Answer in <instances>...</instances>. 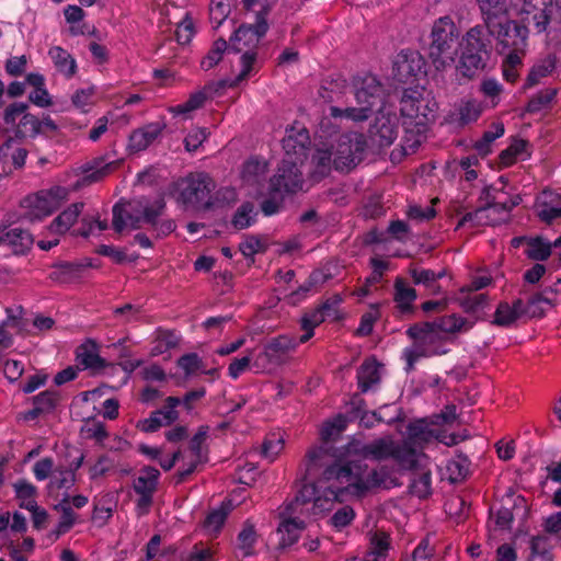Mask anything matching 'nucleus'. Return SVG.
I'll return each mask as SVG.
<instances>
[{
    "label": "nucleus",
    "mask_w": 561,
    "mask_h": 561,
    "mask_svg": "<svg viewBox=\"0 0 561 561\" xmlns=\"http://www.w3.org/2000/svg\"><path fill=\"white\" fill-rule=\"evenodd\" d=\"M325 448H311L299 467L304 481L294 500L279 507L277 527L282 549L296 543L305 528L301 515L320 516L331 512L335 504L362 499L377 488H393L394 480L385 469L365 473L358 463L339 465Z\"/></svg>",
    "instance_id": "1"
},
{
    "label": "nucleus",
    "mask_w": 561,
    "mask_h": 561,
    "mask_svg": "<svg viewBox=\"0 0 561 561\" xmlns=\"http://www.w3.org/2000/svg\"><path fill=\"white\" fill-rule=\"evenodd\" d=\"M309 144L310 136L305 126L296 123L286 129V136L283 139L285 156L277 174L270 181L268 198L262 203V211L266 216H272L279 210L286 193L302 190L304 181L299 165H302L307 159Z\"/></svg>",
    "instance_id": "2"
},
{
    "label": "nucleus",
    "mask_w": 561,
    "mask_h": 561,
    "mask_svg": "<svg viewBox=\"0 0 561 561\" xmlns=\"http://www.w3.org/2000/svg\"><path fill=\"white\" fill-rule=\"evenodd\" d=\"M352 92L356 104L345 108L331 106L329 115L324 116L320 122L319 138H331L337 133V127L332 125L331 119L364 123L375 112L388 106L385 87L371 73L354 77L352 80Z\"/></svg>",
    "instance_id": "3"
},
{
    "label": "nucleus",
    "mask_w": 561,
    "mask_h": 561,
    "mask_svg": "<svg viewBox=\"0 0 561 561\" xmlns=\"http://www.w3.org/2000/svg\"><path fill=\"white\" fill-rule=\"evenodd\" d=\"M437 107L436 101L424 87L415 85L403 91L400 112L404 130L401 147L404 154L414 153L426 139Z\"/></svg>",
    "instance_id": "4"
},
{
    "label": "nucleus",
    "mask_w": 561,
    "mask_h": 561,
    "mask_svg": "<svg viewBox=\"0 0 561 561\" xmlns=\"http://www.w3.org/2000/svg\"><path fill=\"white\" fill-rule=\"evenodd\" d=\"M485 27L494 30L510 13L533 22L537 33L547 30L554 5L552 0H477Z\"/></svg>",
    "instance_id": "5"
},
{
    "label": "nucleus",
    "mask_w": 561,
    "mask_h": 561,
    "mask_svg": "<svg viewBox=\"0 0 561 561\" xmlns=\"http://www.w3.org/2000/svg\"><path fill=\"white\" fill-rule=\"evenodd\" d=\"M344 456L347 459L355 456L376 461L392 459L402 470H412L423 466L427 459L424 454H420L416 449L408 446H402L390 435L376 438L370 443H364L359 438L353 437L344 446Z\"/></svg>",
    "instance_id": "6"
},
{
    "label": "nucleus",
    "mask_w": 561,
    "mask_h": 561,
    "mask_svg": "<svg viewBox=\"0 0 561 561\" xmlns=\"http://www.w3.org/2000/svg\"><path fill=\"white\" fill-rule=\"evenodd\" d=\"M365 149L366 139L360 133L342 135L335 149H333L332 144L322 142L317 147L312 157L314 179L318 180L324 176L330 171L332 161L335 169L340 171L354 168L362 161Z\"/></svg>",
    "instance_id": "7"
},
{
    "label": "nucleus",
    "mask_w": 561,
    "mask_h": 561,
    "mask_svg": "<svg viewBox=\"0 0 561 561\" xmlns=\"http://www.w3.org/2000/svg\"><path fill=\"white\" fill-rule=\"evenodd\" d=\"M460 31L450 16L437 19L432 27L428 56L437 70L455 64L460 47Z\"/></svg>",
    "instance_id": "8"
},
{
    "label": "nucleus",
    "mask_w": 561,
    "mask_h": 561,
    "mask_svg": "<svg viewBox=\"0 0 561 561\" xmlns=\"http://www.w3.org/2000/svg\"><path fill=\"white\" fill-rule=\"evenodd\" d=\"M407 333L414 341L410 347L403 351L407 370H412L415 363L421 358L443 355L449 351L448 336L433 322L413 325L408 329Z\"/></svg>",
    "instance_id": "9"
},
{
    "label": "nucleus",
    "mask_w": 561,
    "mask_h": 561,
    "mask_svg": "<svg viewBox=\"0 0 561 561\" xmlns=\"http://www.w3.org/2000/svg\"><path fill=\"white\" fill-rule=\"evenodd\" d=\"M165 207L164 199H138L129 203H118L113 208V227L115 231L138 229L142 224L156 225Z\"/></svg>",
    "instance_id": "10"
},
{
    "label": "nucleus",
    "mask_w": 561,
    "mask_h": 561,
    "mask_svg": "<svg viewBox=\"0 0 561 561\" xmlns=\"http://www.w3.org/2000/svg\"><path fill=\"white\" fill-rule=\"evenodd\" d=\"M214 187V181L208 174L190 173L174 183L172 195L186 208H208L211 205L210 193Z\"/></svg>",
    "instance_id": "11"
},
{
    "label": "nucleus",
    "mask_w": 561,
    "mask_h": 561,
    "mask_svg": "<svg viewBox=\"0 0 561 561\" xmlns=\"http://www.w3.org/2000/svg\"><path fill=\"white\" fill-rule=\"evenodd\" d=\"M69 193V188L55 185L26 196L22 202L24 217L35 221L50 216L68 199Z\"/></svg>",
    "instance_id": "12"
},
{
    "label": "nucleus",
    "mask_w": 561,
    "mask_h": 561,
    "mask_svg": "<svg viewBox=\"0 0 561 561\" xmlns=\"http://www.w3.org/2000/svg\"><path fill=\"white\" fill-rule=\"evenodd\" d=\"M483 36L484 30L478 25L470 28L463 38L465 48L458 66V70L463 77L471 78L485 67L489 51Z\"/></svg>",
    "instance_id": "13"
},
{
    "label": "nucleus",
    "mask_w": 561,
    "mask_h": 561,
    "mask_svg": "<svg viewBox=\"0 0 561 561\" xmlns=\"http://www.w3.org/2000/svg\"><path fill=\"white\" fill-rule=\"evenodd\" d=\"M28 105L24 102H14L7 106L3 113L5 129L15 137H35L42 131L43 122L27 112Z\"/></svg>",
    "instance_id": "14"
},
{
    "label": "nucleus",
    "mask_w": 561,
    "mask_h": 561,
    "mask_svg": "<svg viewBox=\"0 0 561 561\" xmlns=\"http://www.w3.org/2000/svg\"><path fill=\"white\" fill-rule=\"evenodd\" d=\"M347 423H348V420L344 414H337L334 417L327 420L322 424L321 430H320V436L324 444L311 446L307 450V453L311 448H317V447L325 448L333 455L332 457H333L335 463H339V465L358 463L365 468L364 469L365 473H371L374 471L385 469L388 472V476H390L394 480L396 484L393 486H397L398 485L397 478L392 474V472L387 467H380L377 469L368 470V466L366 463H364L362 461H355V460L347 459V457L344 456V450L340 455H337L336 450H334L333 448L328 446V442L335 439L346 428Z\"/></svg>",
    "instance_id": "15"
},
{
    "label": "nucleus",
    "mask_w": 561,
    "mask_h": 561,
    "mask_svg": "<svg viewBox=\"0 0 561 561\" xmlns=\"http://www.w3.org/2000/svg\"><path fill=\"white\" fill-rule=\"evenodd\" d=\"M488 31L496 38L497 49L500 53H505L507 49L526 51L529 34L526 25L506 18L503 21H500V25L495 26L494 30Z\"/></svg>",
    "instance_id": "16"
},
{
    "label": "nucleus",
    "mask_w": 561,
    "mask_h": 561,
    "mask_svg": "<svg viewBox=\"0 0 561 561\" xmlns=\"http://www.w3.org/2000/svg\"><path fill=\"white\" fill-rule=\"evenodd\" d=\"M425 61L415 50H401L393 60L392 77L400 83H413L425 75Z\"/></svg>",
    "instance_id": "17"
},
{
    "label": "nucleus",
    "mask_w": 561,
    "mask_h": 561,
    "mask_svg": "<svg viewBox=\"0 0 561 561\" xmlns=\"http://www.w3.org/2000/svg\"><path fill=\"white\" fill-rule=\"evenodd\" d=\"M376 113L375 121L369 127L370 138L379 147H389L398 138V117L389 105Z\"/></svg>",
    "instance_id": "18"
},
{
    "label": "nucleus",
    "mask_w": 561,
    "mask_h": 561,
    "mask_svg": "<svg viewBox=\"0 0 561 561\" xmlns=\"http://www.w3.org/2000/svg\"><path fill=\"white\" fill-rule=\"evenodd\" d=\"M267 171V163L263 159L251 158L244 162L241 170L242 186L247 188L248 195L255 198L264 195L262 187Z\"/></svg>",
    "instance_id": "19"
},
{
    "label": "nucleus",
    "mask_w": 561,
    "mask_h": 561,
    "mask_svg": "<svg viewBox=\"0 0 561 561\" xmlns=\"http://www.w3.org/2000/svg\"><path fill=\"white\" fill-rule=\"evenodd\" d=\"M118 167V161H107L104 157L95 158L80 165L76 172L80 180L75 188L96 183L110 175Z\"/></svg>",
    "instance_id": "20"
},
{
    "label": "nucleus",
    "mask_w": 561,
    "mask_h": 561,
    "mask_svg": "<svg viewBox=\"0 0 561 561\" xmlns=\"http://www.w3.org/2000/svg\"><path fill=\"white\" fill-rule=\"evenodd\" d=\"M267 30L265 16L259 14L253 25H241L236 30L231 38L234 49L241 51L243 47H255Z\"/></svg>",
    "instance_id": "21"
},
{
    "label": "nucleus",
    "mask_w": 561,
    "mask_h": 561,
    "mask_svg": "<svg viewBox=\"0 0 561 561\" xmlns=\"http://www.w3.org/2000/svg\"><path fill=\"white\" fill-rule=\"evenodd\" d=\"M341 301L342 298L336 295L333 298L327 300L318 309L306 313L301 320V328L305 333L299 337V342L306 343L309 341L313 336L314 328L322 323L327 317L333 316L336 312V308Z\"/></svg>",
    "instance_id": "22"
},
{
    "label": "nucleus",
    "mask_w": 561,
    "mask_h": 561,
    "mask_svg": "<svg viewBox=\"0 0 561 561\" xmlns=\"http://www.w3.org/2000/svg\"><path fill=\"white\" fill-rule=\"evenodd\" d=\"M301 343L299 339L287 335H280L270 341L259 354L264 368L266 369L267 365L279 364L288 352L294 351Z\"/></svg>",
    "instance_id": "23"
},
{
    "label": "nucleus",
    "mask_w": 561,
    "mask_h": 561,
    "mask_svg": "<svg viewBox=\"0 0 561 561\" xmlns=\"http://www.w3.org/2000/svg\"><path fill=\"white\" fill-rule=\"evenodd\" d=\"M433 439L440 440L436 431L431 427L426 420H416L409 423L405 438L401 445L416 449L420 454H423V446Z\"/></svg>",
    "instance_id": "24"
},
{
    "label": "nucleus",
    "mask_w": 561,
    "mask_h": 561,
    "mask_svg": "<svg viewBox=\"0 0 561 561\" xmlns=\"http://www.w3.org/2000/svg\"><path fill=\"white\" fill-rule=\"evenodd\" d=\"M483 112V104L481 101L465 98L459 100L450 111L448 117L451 123L458 125H467L477 122Z\"/></svg>",
    "instance_id": "25"
},
{
    "label": "nucleus",
    "mask_w": 561,
    "mask_h": 561,
    "mask_svg": "<svg viewBox=\"0 0 561 561\" xmlns=\"http://www.w3.org/2000/svg\"><path fill=\"white\" fill-rule=\"evenodd\" d=\"M160 14L162 15L163 22L176 24L175 36L180 44H187L191 42L195 34V30L190 12H182L179 16V21H173L178 16L171 13L169 5L164 4L160 8Z\"/></svg>",
    "instance_id": "26"
},
{
    "label": "nucleus",
    "mask_w": 561,
    "mask_h": 561,
    "mask_svg": "<svg viewBox=\"0 0 561 561\" xmlns=\"http://www.w3.org/2000/svg\"><path fill=\"white\" fill-rule=\"evenodd\" d=\"M535 207L538 217L550 224L561 217V196L551 191H543L537 197Z\"/></svg>",
    "instance_id": "27"
},
{
    "label": "nucleus",
    "mask_w": 561,
    "mask_h": 561,
    "mask_svg": "<svg viewBox=\"0 0 561 561\" xmlns=\"http://www.w3.org/2000/svg\"><path fill=\"white\" fill-rule=\"evenodd\" d=\"M162 126L158 123H151L135 130L129 136L128 149L131 152L146 150L161 134Z\"/></svg>",
    "instance_id": "28"
},
{
    "label": "nucleus",
    "mask_w": 561,
    "mask_h": 561,
    "mask_svg": "<svg viewBox=\"0 0 561 561\" xmlns=\"http://www.w3.org/2000/svg\"><path fill=\"white\" fill-rule=\"evenodd\" d=\"M390 538L386 533L375 531L369 537V550L363 559L353 558L346 561H388Z\"/></svg>",
    "instance_id": "29"
},
{
    "label": "nucleus",
    "mask_w": 561,
    "mask_h": 561,
    "mask_svg": "<svg viewBox=\"0 0 561 561\" xmlns=\"http://www.w3.org/2000/svg\"><path fill=\"white\" fill-rule=\"evenodd\" d=\"M25 81L31 85L33 91L28 94V100L41 108H47L53 105V99L45 85V78L38 72H30L25 77Z\"/></svg>",
    "instance_id": "30"
},
{
    "label": "nucleus",
    "mask_w": 561,
    "mask_h": 561,
    "mask_svg": "<svg viewBox=\"0 0 561 561\" xmlns=\"http://www.w3.org/2000/svg\"><path fill=\"white\" fill-rule=\"evenodd\" d=\"M77 362L84 369H92L100 371L107 367L105 359L99 354V348L95 342L89 340L81 344L77 351Z\"/></svg>",
    "instance_id": "31"
},
{
    "label": "nucleus",
    "mask_w": 561,
    "mask_h": 561,
    "mask_svg": "<svg viewBox=\"0 0 561 561\" xmlns=\"http://www.w3.org/2000/svg\"><path fill=\"white\" fill-rule=\"evenodd\" d=\"M247 370H253L254 373L265 370L261 356H259V354L255 355L253 351L241 357L233 358L228 366V376L236 380Z\"/></svg>",
    "instance_id": "32"
},
{
    "label": "nucleus",
    "mask_w": 561,
    "mask_h": 561,
    "mask_svg": "<svg viewBox=\"0 0 561 561\" xmlns=\"http://www.w3.org/2000/svg\"><path fill=\"white\" fill-rule=\"evenodd\" d=\"M83 206V203L71 204L51 221L48 227L49 231L57 236L66 233L77 221Z\"/></svg>",
    "instance_id": "33"
},
{
    "label": "nucleus",
    "mask_w": 561,
    "mask_h": 561,
    "mask_svg": "<svg viewBox=\"0 0 561 561\" xmlns=\"http://www.w3.org/2000/svg\"><path fill=\"white\" fill-rule=\"evenodd\" d=\"M4 233L3 242L7 243L15 254H24L34 242L33 236L24 229L1 227Z\"/></svg>",
    "instance_id": "34"
},
{
    "label": "nucleus",
    "mask_w": 561,
    "mask_h": 561,
    "mask_svg": "<svg viewBox=\"0 0 561 561\" xmlns=\"http://www.w3.org/2000/svg\"><path fill=\"white\" fill-rule=\"evenodd\" d=\"M48 56L58 72H60L67 79H70L76 75V59L66 49L60 46H53L48 50Z\"/></svg>",
    "instance_id": "35"
},
{
    "label": "nucleus",
    "mask_w": 561,
    "mask_h": 561,
    "mask_svg": "<svg viewBox=\"0 0 561 561\" xmlns=\"http://www.w3.org/2000/svg\"><path fill=\"white\" fill-rule=\"evenodd\" d=\"M27 151L14 140L9 139L0 146V161L3 164L20 169L24 165Z\"/></svg>",
    "instance_id": "36"
},
{
    "label": "nucleus",
    "mask_w": 561,
    "mask_h": 561,
    "mask_svg": "<svg viewBox=\"0 0 561 561\" xmlns=\"http://www.w3.org/2000/svg\"><path fill=\"white\" fill-rule=\"evenodd\" d=\"M530 157L529 145L524 139H513L510 146L499 157L502 167H511L518 160H526Z\"/></svg>",
    "instance_id": "37"
},
{
    "label": "nucleus",
    "mask_w": 561,
    "mask_h": 561,
    "mask_svg": "<svg viewBox=\"0 0 561 561\" xmlns=\"http://www.w3.org/2000/svg\"><path fill=\"white\" fill-rule=\"evenodd\" d=\"M151 356H160L176 347L180 343V335L175 331L159 329L154 332Z\"/></svg>",
    "instance_id": "38"
},
{
    "label": "nucleus",
    "mask_w": 561,
    "mask_h": 561,
    "mask_svg": "<svg viewBox=\"0 0 561 561\" xmlns=\"http://www.w3.org/2000/svg\"><path fill=\"white\" fill-rule=\"evenodd\" d=\"M380 379V366L374 358L366 359L357 371L358 388L362 392H367Z\"/></svg>",
    "instance_id": "39"
},
{
    "label": "nucleus",
    "mask_w": 561,
    "mask_h": 561,
    "mask_svg": "<svg viewBox=\"0 0 561 561\" xmlns=\"http://www.w3.org/2000/svg\"><path fill=\"white\" fill-rule=\"evenodd\" d=\"M495 185H492L486 188V195H488V206L483 209H480L479 213L483 211H499L502 210L505 214H508L513 207L518 205L519 197H503Z\"/></svg>",
    "instance_id": "40"
},
{
    "label": "nucleus",
    "mask_w": 561,
    "mask_h": 561,
    "mask_svg": "<svg viewBox=\"0 0 561 561\" xmlns=\"http://www.w3.org/2000/svg\"><path fill=\"white\" fill-rule=\"evenodd\" d=\"M98 101V89L94 85L79 88L71 95L72 105L81 113H89Z\"/></svg>",
    "instance_id": "41"
},
{
    "label": "nucleus",
    "mask_w": 561,
    "mask_h": 561,
    "mask_svg": "<svg viewBox=\"0 0 561 561\" xmlns=\"http://www.w3.org/2000/svg\"><path fill=\"white\" fill-rule=\"evenodd\" d=\"M393 299L401 312H408L412 309V305L416 299L415 289L402 278H397L394 282Z\"/></svg>",
    "instance_id": "42"
},
{
    "label": "nucleus",
    "mask_w": 561,
    "mask_h": 561,
    "mask_svg": "<svg viewBox=\"0 0 561 561\" xmlns=\"http://www.w3.org/2000/svg\"><path fill=\"white\" fill-rule=\"evenodd\" d=\"M446 336L448 334L461 333L470 330L473 325L468 319L457 316L449 314L442 317L437 321L433 322Z\"/></svg>",
    "instance_id": "43"
},
{
    "label": "nucleus",
    "mask_w": 561,
    "mask_h": 561,
    "mask_svg": "<svg viewBox=\"0 0 561 561\" xmlns=\"http://www.w3.org/2000/svg\"><path fill=\"white\" fill-rule=\"evenodd\" d=\"M554 68H556V58L554 57L548 56V57L539 60L531 67L530 71L526 78L524 88L528 89V88H531V87L538 84L543 78L551 75L552 71L554 70Z\"/></svg>",
    "instance_id": "44"
},
{
    "label": "nucleus",
    "mask_w": 561,
    "mask_h": 561,
    "mask_svg": "<svg viewBox=\"0 0 561 561\" xmlns=\"http://www.w3.org/2000/svg\"><path fill=\"white\" fill-rule=\"evenodd\" d=\"M522 301L516 300L512 305L501 302L494 313V323L500 327H508L514 323L522 313Z\"/></svg>",
    "instance_id": "45"
},
{
    "label": "nucleus",
    "mask_w": 561,
    "mask_h": 561,
    "mask_svg": "<svg viewBox=\"0 0 561 561\" xmlns=\"http://www.w3.org/2000/svg\"><path fill=\"white\" fill-rule=\"evenodd\" d=\"M76 483V474L73 470H68L67 468L59 467L55 469L51 478L47 484V490L50 494L59 491H68Z\"/></svg>",
    "instance_id": "46"
},
{
    "label": "nucleus",
    "mask_w": 561,
    "mask_h": 561,
    "mask_svg": "<svg viewBox=\"0 0 561 561\" xmlns=\"http://www.w3.org/2000/svg\"><path fill=\"white\" fill-rule=\"evenodd\" d=\"M160 472L153 467L144 468L134 481V489L137 494H153Z\"/></svg>",
    "instance_id": "47"
},
{
    "label": "nucleus",
    "mask_w": 561,
    "mask_h": 561,
    "mask_svg": "<svg viewBox=\"0 0 561 561\" xmlns=\"http://www.w3.org/2000/svg\"><path fill=\"white\" fill-rule=\"evenodd\" d=\"M15 496L20 502V507L25 510L35 508L37 505L36 495L37 489L26 480H18L13 484Z\"/></svg>",
    "instance_id": "48"
},
{
    "label": "nucleus",
    "mask_w": 561,
    "mask_h": 561,
    "mask_svg": "<svg viewBox=\"0 0 561 561\" xmlns=\"http://www.w3.org/2000/svg\"><path fill=\"white\" fill-rule=\"evenodd\" d=\"M207 96L205 92L197 91L188 98V100L182 104H178L174 106H171L169 108V112L173 116H181L184 119H187L191 117V113L202 107L206 101Z\"/></svg>",
    "instance_id": "49"
},
{
    "label": "nucleus",
    "mask_w": 561,
    "mask_h": 561,
    "mask_svg": "<svg viewBox=\"0 0 561 561\" xmlns=\"http://www.w3.org/2000/svg\"><path fill=\"white\" fill-rule=\"evenodd\" d=\"M505 128L503 123H493L489 130L484 131L481 139L477 140L473 145L474 150L480 156H488L491 152V146L494 140L504 135Z\"/></svg>",
    "instance_id": "50"
},
{
    "label": "nucleus",
    "mask_w": 561,
    "mask_h": 561,
    "mask_svg": "<svg viewBox=\"0 0 561 561\" xmlns=\"http://www.w3.org/2000/svg\"><path fill=\"white\" fill-rule=\"evenodd\" d=\"M56 394L51 391H43L33 400V409L25 413V420H34L39 414L49 412L56 404Z\"/></svg>",
    "instance_id": "51"
},
{
    "label": "nucleus",
    "mask_w": 561,
    "mask_h": 561,
    "mask_svg": "<svg viewBox=\"0 0 561 561\" xmlns=\"http://www.w3.org/2000/svg\"><path fill=\"white\" fill-rule=\"evenodd\" d=\"M256 542V531L250 522H245L238 536L237 550L241 557L253 554Z\"/></svg>",
    "instance_id": "52"
},
{
    "label": "nucleus",
    "mask_w": 561,
    "mask_h": 561,
    "mask_svg": "<svg viewBox=\"0 0 561 561\" xmlns=\"http://www.w3.org/2000/svg\"><path fill=\"white\" fill-rule=\"evenodd\" d=\"M285 436L282 432H272L266 435L262 445V455L270 461H274L283 451Z\"/></svg>",
    "instance_id": "53"
},
{
    "label": "nucleus",
    "mask_w": 561,
    "mask_h": 561,
    "mask_svg": "<svg viewBox=\"0 0 561 561\" xmlns=\"http://www.w3.org/2000/svg\"><path fill=\"white\" fill-rule=\"evenodd\" d=\"M355 517L354 508L351 505H343L332 514L329 525L336 531H342L353 523Z\"/></svg>",
    "instance_id": "54"
},
{
    "label": "nucleus",
    "mask_w": 561,
    "mask_h": 561,
    "mask_svg": "<svg viewBox=\"0 0 561 561\" xmlns=\"http://www.w3.org/2000/svg\"><path fill=\"white\" fill-rule=\"evenodd\" d=\"M552 250V244L542 238L529 239L527 242L526 254L531 260L545 261L547 260Z\"/></svg>",
    "instance_id": "55"
},
{
    "label": "nucleus",
    "mask_w": 561,
    "mask_h": 561,
    "mask_svg": "<svg viewBox=\"0 0 561 561\" xmlns=\"http://www.w3.org/2000/svg\"><path fill=\"white\" fill-rule=\"evenodd\" d=\"M172 421H169L167 415L161 411L157 410L150 414L149 417L139 420L136 424V427L144 433H152L158 431L162 426H167L172 424Z\"/></svg>",
    "instance_id": "56"
},
{
    "label": "nucleus",
    "mask_w": 561,
    "mask_h": 561,
    "mask_svg": "<svg viewBox=\"0 0 561 561\" xmlns=\"http://www.w3.org/2000/svg\"><path fill=\"white\" fill-rule=\"evenodd\" d=\"M255 217L256 211L254 205L251 203H244L236 211L232 219V225L239 230L245 229L255 221Z\"/></svg>",
    "instance_id": "57"
},
{
    "label": "nucleus",
    "mask_w": 561,
    "mask_h": 561,
    "mask_svg": "<svg viewBox=\"0 0 561 561\" xmlns=\"http://www.w3.org/2000/svg\"><path fill=\"white\" fill-rule=\"evenodd\" d=\"M228 510L222 505L221 507L211 511L205 522L204 529L209 536H216L226 520Z\"/></svg>",
    "instance_id": "58"
},
{
    "label": "nucleus",
    "mask_w": 561,
    "mask_h": 561,
    "mask_svg": "<svg viewBox=\"0 0 561 561\" xmlns=\"http://www.w3.org/2000/svg\"><path fill=\"white\" fill-rule=\"evenodd\" d=\"M557 90L552 88H547L545 90L539 91L535 96H533L528 104V112H539L542 108L547 107L556 98Z\"/></svg>",
    "instance_id": "59"
},
{
    "label": "nucleus",
    "mask_w": 561,
    "mask_h": 561,
    "mask_svg": "<svg viewBox=\"0 0 561 561\" xmlns=\"http://www.w3.org/2000/svg\"><path fill=\"white\" fill-rule=\"evenodd\" d=\"M228 45L225 39H217L207 56L202 60L201 66L204 70H209L216 66L222 58Z\"/></svg>",
    "instance_id": "60"
},
{
    "label": "nucleus",
    "mask_w": 561,
    "mask_h": 561,
    "mask_svg": "<svg viewBox=\"0 0 561 561\" xmlns=\"http://www.w3.org/2000/svg\"><path fill=\"white\" fill-rule=\"evenodd\" d=\"M114 469V460L103 455L88 469L90 480H98Z\"/></svg>",
    "instance_id": "61"
},
{
    "label": "nucleus",
    "mask_w": 561,
    "mask_h": 561,
    "mask_svg": "<svg viewBox=\"0 0 561 561\" xmlns=\"http://www.w3.org/2000/svg\"><path fill=\"white\" fill-rule=\"evenodd\" d=\"M230 4L228 0H211L209 5V14L211 23L219 26L229 15Z\"/></svg>",
    "instance_id": "62"
},
{
    "label": "nucleus",
    "mask_w": 561,
    "mask_h": 561,
    "mask_svg": "<svg viewBox=\"0 0 561 561\" xmlns=\"http://www.w3.org/2000/svg\"><path fill=\"white\" fill-rule=\"evenodd\" d=\"M431 490L430 472H422L419 477L413 479L410 485V492L420 499L427 497L431 494Z\"/></svg>",
    "instance_id": "63"
},
{
    "label": "nucleus",
    "mask_w": 561,
    "mask_h": 561,
    "mask_svg": "<svg viewBox=\"0 0 561 561\" xmlns=\"http://www.w3.org/2000/svg\"><path fill=\"white\" fill-rule=\"evenodd\" d=\"M480 90L485 98L490 99L492 107H495L500 103L503 85L497 80L492 78L483 80Z\"/></svg>",
    "instance_id": "64"
}]
</instances>
